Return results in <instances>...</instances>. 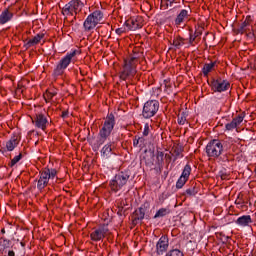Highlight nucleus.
<instances>
[{
    "label": "nucleus",
    "mask_w": 256,
    "mask_h": 256,
    "mask_svg": "<svg viewBox=\"0 0 256 256\" xmlns=\"http://www.w3.org/2000/svg\"><path fill=\"white\" fill-rule=\"evenodd\" d=\"M166 157H168V159H171V156H169L168 154H166Z\"/></svg>",
    "instance_id": "obj_50"
},
{
    "label": "nucleus",
    "mask_w": 256,
    "mask_h": 256,
    "mask_svg": "<svg viewBox=\"0 0 256 256\" xmlns=\"http://www.w3.org/2000/svg\"><path fill=\"white\" fill-rule=\"evenodd\" d=\"M114 147L115 146L111 143L106 144L101 150L102 155H104V157H108V155H111V151H113Z\"/></svg>",
    "instance_id": "obj_25"
},
{
    "label": "nucleus",
    "mask_w": 256,
    "mask_h": 256,
    "mask_svg": "<svg viewBox=\"0 0 256 256\" xmlns=\"http://www.w3.org/2000/svg\"><path fill=\"white\" fill-rule=\"evenodd\" d=\"M7 243H9V241H7V240H4V245H7Z\"/></svg>",
    "instance_id": "obj_49"
},
{
    "label": "nucleus",
    "mask_w": 256,
    "mask_h": 256,
    "mask_svg": "<svg viewBox=\"0 0 256 256\" xmlns=\"http://www.w3.org/2000/svg\"><path fill=\"white\" fill-rule=\"evenodd\" d=\"M61 117H62V119H66V117H69V111L62 112Z\"/></svg>",
    "instance_id": "obj_41"
},
{
    "label": "nucleus",
    "mask_w": 256,
    "mask_h": 256,
    "mask_svg": "<svg viewBox=\"0 0 256 256\" xmlns=\"http://www.w3.org/2000/svg\"><path fill=\"white\" fill-rule=\"evenodd\" d=\"M55 177H57V170L53 168L52 169L44 168L40 172V177L37 183V189H39V191H43V189H45V187L49 185V181H53Z\"/></svg>",
    "instance_id": "obj_4"
},
{
    "label": "nucleus",
    "mask_w": 256,
    "mask_h": 256,
    "mask_svg": "<svg viewBox=\"0 0 256 256\" xmlns=\"http://www.w3.org/2000/svg\"><path fill=\"white\" fill-rule=\"evenodd\" d=\"M237 225H240L241 227H247V225H250V223H253V220L251 219L250 215H244L239 217L236 220Z\"/></svg>",
    "instance_id": "obj_20"
},
{
    "label": "nucleus",
    "mask_w": 256,
    "mask_h": 256,
    "mask_svg": "<svg viewBox=\"0 0 256 256\" xmlns=\"http://www.w3.org/2000/svg\"><path fill=\"white\" fill-rule=\"evenodd\" d=\"M129 177H131V174H129L128 171L125 172H119L116 174L112 180L109 182V187L112 193H119L125 185H127V182L129 181Z\"/></svg>",
    "instance_id": "obj_1"
},
{
    "label": "nucleus",
    "mask_w": 256,
    "mask_h": 256,
    "mask_svg": "<svg viewBox=\"0 0 256 256\" xmlns=\"http://www.w3.org/2000/svg\"><path fill=\"white\" fill-rule=\"evenodd\" d=\"M83 7H85V4L81 0H71L62 7V15L64 17H69V15L73 16L74 14L77 15L78 13H81Z\"/></svg>",
    "instance_id": "obj_6"
},
{
    "label": "nucleus",
    "mask_w": 256,
    "mask_h": 256,
    "mask_svg": "<svg viewBox=\"0 0 256 256\" xmlns=\"http://www.w3.org/2000/svg\"><path fill=\"white\" fill-rule=\"evenodd\" d=\"M186 195H189L190 197L193 195H197V189L195 187L187 189Z\"/></svg>",
    "instance_id": "obj_34"
},
{
    "label": "nucleus",
    "mask_w": 256,
    "mask_h": 256,
    "mask_svg": "<svg viewBox=\"0 0 256 256\" xmlns=\"http://www.w3.org/2000/svg\"><path fill=\"white\" fill-rule=\"evenodd\" d=\"M166 256H185L181 250L179 249H172L166 253Z\"/></svg>",
    "instance_id": "obj_29"
},
{
    "label": "nucleus",
    "mask_w": 256,
    "mask_h": 256,
    "mask_svg": "<svg viewBox=\"0 0 256 256\" xmlns=\"http://www.w3.org/2000/svg\"><path fill=\"white\" fill-rule=\"evenodd\" d=\"M198 39L194 37L193 34H190V40H189V43L190 45H193V43H195V41H197Z\"/></svg>",
    "instance_id": "obj_38"
},
{
    "label": "nucleus",
    "mask_w": 256,
    "mask_h": 256,
    "mask_svg": "<svg viewBox=\"0 0 256 256\" xmlns=\"http://www.w3.org/2000/svg\"><path fill=\"white\" fill-rule=\"evenodd\" d=\"M187 181H189V179H187V178H185L183 176H180V178L176 182V188L177 189H183V187L187 183Z\"/></svg>",
    "instance_id": "obj_26"
},
{
    "label": "nucleus",
    "mask_w": 256,
    "mask_h": 256,
    "mask_svg": "<svg viewBox=\"0 0 256 256\" xmlns=\"http://www.w3.org/2000/svg\"><path fill=\"white\" fill-rule=\"evenodd\" d=\"M170 213H171V211L168 208H160L154 215V219L166 217V215H169Z\"/></svg>",
    "instance_id": "obj_24"
},
{
    "label": "nucleus",
    "mask_w": 256,
    "mask_h": 256,
    "mask_svg": "<svg viewBox=\"0 0 256 256\" xmlns=\"http://www.w3.org/2000/svg\"><path fill=\"white\" fill-rule=\"evenodd\" d=\"M75 19H77V16H74V19H73L70 23L73 24V22L75 21Z\"/></svg>",
    "instance_id": "obj_47"
},
{
    "label": "nucleus",
    "mask_w": 256,
    "mask_h": 256,
    "mask_svg": "<svg viewBox=\"0 0 256 256\" xmlns=\"http://www.w3.org/2000/svg\"><path fill=\"white\" fill-rule=\"evenodd\" d=\"M181 153H183V149H181L180 147H176L174 149V156H175L174 161H177V159H179V157H183L181 155Z\"/></svg>",
    "instance_id": "obj_32"
},
{
    "label": "nucleus",
    "mask_w": 256,
    "mask_h": 256,
    "mask_svg": "<svg viewBox=\"0 0 256 256\" xmlns=\"http://www.w3.org/2000/svg\"><path fill=\"white\" fill-rule=\"evenodd\" d=\"M137 57H131L129 61H125L122 71L120 72V79L127 81L131 77L137 75Z\"/></svg>",
    "instance_id": "obj_3"
},
{
    "label": "nucleus",
    "mask_w": 256,
    "mask_h": 256,
    "mask_svg": "<svg viewBox=\"0 0 256 256\" xmlns=\"http://www.w3.org/2000/svg\"><path fill=\"white\" fill-rule=\"evenodd\" d=\"M201 35H203V30L201 29H197L195 32H194V37L199 39V37H201Z\"/></svg>",
    "instance_id": "obj_36"
},
{
    "label": "nucleus",
    "mask_w": 256,
    "mask_h": 256,
    "mask_svg": "<svg viewBox=\"0 0 256 256\" xmlns=\"http://www.w3.org/2000/svg\"><path fill=\"white\" fill-rule=\"evenodd\" d=\"M165 157V154L163 152L157 153V162L158 165H161L163 163V158Z\"/></svg>",
    "instance_id": "obj_35"
},
{
    "label": "nucleus",
    "mask_w": 256,
    "mask_h": 256,
    "mask_svg": "<svg viewBox=\"0 0 256 256\" xmlns=\"http://www.w3.org/2000/svg\"><path fill=\"white\" fill-rule=\"evenodd\" d=\"M144 219H145V208L140 207L137 210H135V212L133 213V216H132L133 225H137V223H139V221H143Z\"/></svg>",
    "instance_id": "obj_16"
},
{
    "label": "nucleus",
    "mask_w": 256,
    "mask_h": 256,
    "mask_svg": "<svg viewBox=\"0 0 256 256\" xmlns=\"http://www.w3.org/2000/svg\"><path fill=\"white\" fill-rule=\"evenodd\" d=\"M251 19V16H248L245 21L238 27L236 30L237 33H240V35H243L247 31V27H249V21Z\"/></svg>",
    "instance_id": "obj_22"
},
{
    "label": "nucleus",
    "mask_w": 256,
    "mask_h": 256,
    "mask_svg": "<svg viewBox=\"0 0 256 256\" xmlns=\"http://www.w3.org/2000/svg\"><path fill=\"white\" fill-rule=\"evenodd\" d=\"M173 3H175V0H167V7H171L173 5Z\"/></svg>",
    "instance_id": "obj_42"
},
{
    "label": "nucleus",
    "mask_w": 256,
    "mask_h": 256,
    "mask_svg": "<svg viewBox=\"0 0 256 256\" xmlns=\"http://www.w3.org/2000/svg\"><path fill=\"white\" fill-rule=\"evenodd\" d=\"M185 19H189V11L187 10H181L180 13L177 15L174 23L177 27L181 25V23H185Z\"/></svg>",
    "instance_id": "obj_17"
},
{
    "label": "nucleus",
    "mask_w": 256,
    "mask_h": 256,
    "mask_svg": "<svg viewBox=\"0 0 256 256\" xmlns=\"http://www.w3.org/2000/svg\"><path fill=\"white\" fill-rule=\"evenodd\" d=\"M217 62H211L210 64H204V67L202 69L204 77H207L209 73L212 72L213 69H215V65Z\"/></svg>",
    "instance_id": "obj_23"
},
{
    "label": "nucleus",
    "mask_w": 256,
    "mask_h": 256,
    "mask_svg": "<svg viewBox=\"0 0 256 256\" xmlns=\"http://www.w3.org/2000/svg\"><path fill=\"white\" fill-rule=\"evenodd\" d=\"M189 175H191V166L189 164H187L184 169L183 172L181 174V177H184L186 179H189Z\"/></svg>",
    "instance_id": "obj_27"
},
{
    "label": "nucleus",
    "mask_w": 256,
    "mask_h": 256,
    "mask_svg": "<svg viewBox=\"0 0 256 256\" xmlns=\"http://www.w3.org/2000/svg\"><path fill=\"white\" fill-rule=\"evenodd\" d=\"M124 32H125V30L123 28L116 29L117 35H123Z\"/></svg>",
    "instance_id": "obj_40"
},
{
    "label": "nucleus",
    "mask_w": 256,
    "mask_h": 256,
    "mask_svg": "<svg viewBox=\"0 0 256 256\" xmlns=\"http://www.w3.org/2000/svg\"><path fill=\"white\" fill-rule=\"evenodd\" d=\"M173 45L174 47H181V45H183V38L181 37H177L173 40Z\"/></svg>",
    "instance_id": "obj_33"
},
{
    "label": "nucleus",
    "mask_w": 256,
    "mask_h": 256,
    "mask_svg": "<svg viewBox=\"0 0 256 256\" xmlns=\"http://www.w3.org/2000/svg\"><path fill=\"white\" fill-rule=\"evenodd\" d=\"M143 135L144 137H147V135H149V124H145Z\"/></svg>",
    "instance_id": "obj_37"
},
{
    "label": "nucleus",
    "mask_w": 256,
    "mask_h": 256,
    "mask_svg": "<svg viewBox=\"0 0 256 256\" xmlns=\"http://www.w3.org/2000/svg\"><path fill=\"white\" fill-rule=\"evenodd\" d=\"M101 21H103V12L101 10L92 12L83 23L84 31H93Z\"/></svg>",
    "instance_id": "obj_5"
},
{
    "label": "nucleus",
    "mask_w": 256,
    "mask_h": 256,
    "mask_svg": "<svg viewBox=\"0 0 256 256\" xmlns=\"http://www.w3.org/2000/svg\"><path fill=\"white\" fill-rule=\"evenodd\" d=\"M125 25L128 27L129 31H137V29H141V27H143V18H131L125 22Z\"/></svg>",
    "instance_id": "obj_14"
},
{
    "label": "nucleus",
    "mask_w": 256,
    "mask_h": 256,
    "mask_svg": "<svg viewBox=\"0 0 256 256\" xmlns=\"http://www.w3.org/2000/svg\"><path fill=\"white\" fill-rule=\"evenodd\" d=\"M167 249H169V238L162 236L156 244V254L159 256L165 255Z\"/></svg>",
    "instance_id": "obj_11"
},
{
    "label": "nucleus",
    "mask_w": 256,
    "mask_h": 256,
    "mask_svg": "<svg viewBox=\"0 0 256 256\" xmlns=\"http://www.w3.org/2000/svg\"><path fill=\"white\" fill-rule=\"evenodd\" d=\"M157 111H159V101L150 100L144 104L142 116L144 119H151L157 115Z\"/></svg>",
    "instance_id": "obj_9"
},
{
    "label": "nucleus",
    "mask_w": 256,
    "mask_h": 256,
    "mask_svg": "<svg viewBox=\"0 0 256 256\" xmlns=\"http://www.w3.org/2000/svg\"><path fill=\"white\" fill-rule=\"evenodd\" d=\"M118 215H123V208L118 211Z\"/></svg>",
    "instance_id": "obj_45"
},
{
    "label": "nucleus",
    "mask_w": 256,
    "mask_h": 256,
    "mask_svg": "<svg viewBox=\"0 0 256 256\" xmlns=\"http://www.w3.org/2000/svg\"><path fill=\"white\" fill-rule=\"evenodd\" d=\"M108 233L109 228L107 226H100L90 234L91 241H103Z\"/></svg>",
    "instance_id": "obj_10"
},
{
    "label": "nucleus",
    "mask_w": 256,
    "mask_h": 256,
    "mask_svg": "<svg viewBox=\"0 0 256 256\" xmlns=\"http://www.w3.org/2000/svg\"><path fill=\"white\" fill-rule=\"evenodd\" d=\"M243 119H245V114L242 113L238 115L237 117L233 118V120L230 123L226 124V130L227 131H233V129H237L241 123H243Z\"/></svg>",
    "instance_id": "obj_15"
},
{
    "label": "nucleus",
    "mask_w": 256,
    "mask_h": 256,
    "mask_svg": "<svg viewBox=\"0 0 256 256\" xmlns=\"http://www.w3.org/2000/svg\"><path fill=\"white\" fill-rule=\"evenodd\" d=\"M140 141H143V138H138V139L135 138V139H134V147H137V145H139V142H140Z\"/></svg>",
    "instance_id": "obj_39"
},
{
    "label": "nucleus",
    "mask_w": 256,
    "mask_h": 256,
    "mask_svg": "<svg viewBox=\"0 0 256 256\" xmlns=\"http://www.w3.org/2000/svg\"><path fill=\"white\" fill-rule=\"evenodd\" d=\"M205 152L210 159H218L223 153V143L219 140H212L207 144Z\"/></svg>",
    "instance_id": "obj_7"
},
{
    "label": "nucleus",
    "mask_w": 256,
    "mask_h": 256,
    "mask_svg": "<svg viewBox=\"0 0 256 256\" xmlns=\"http://www.w3.org/2000/svg\"><path fill=\"white\" fill-rule=\"evenodd\" d=\"M187 122V114L185 112H182L178 115V124L179 125H185Z\"/></svg>",
    "instance_id": "obj_30"
},
{
    "label": "nucleus",
    "mask_w": 256,
    "mask_h": 256,
    "mask_svg": "<svg viewBox=\"0 0 256 256\" xmlns=\"http://www.w3.org/2000/svg\"><path fill=\"white\" fill-rule=\"evenodd\" d=\"M77 55V50H74L70 54H67L64 58L60 60V62L57 64L56 68L54 69V75L55 77H59V75H63L65 73V70L69 65L71 64V61L73 57Z\"/></svg>",
    "instance_id": "obj_8"
},
{
    "label": "nucleus",
    "mask_w": 256,
    "mask_h": 256,
    "mask_svg": "<svg viewBox=\"0 0 256 256\" xmlns=\"http://www.w3.org/2000/svg\"><path fill=\"white\" fill-rule=\"evenodd\" d=\"M114 128H115V115H113V113H110L107 115L104 121L103 127L99 132V137H100L98 140L99 145H103V143L107 141V137L111 135V132L113 131Z\"/></svg>",
    "instance_id": "obj_2"
},
{
    "label": "nucleus",
    "mask_w": 256,
    "mask_h": 256,
    "mask_svg": "<svg viewBox=\"0 0 256 256\" xmlns=\"http://www.w3.org/2000/svg\"><path fill=\"white\" fill-rule=\"evenodd\" d=\"M57 95L56 91H49L47 90L46 93L44 94V99L45 101H51Z\"/></svg>",
    "instance_id": "obj_28"
},
{
    "label": "nucleus",
    "mask_w": 256,
    "mask_h": 256,
    "mask_svg": "<svg viewBox=\"0 0 256 256\" xmlns=\"http://www.w3.org/2000/svg\"><path fill=\"white\" fill-rule=\"evenodd\" d=\"M32 122L34 123L35 127L38 129H42L45 131L47 129V117L43 115V113L36 114L34 118H32Z\"/></svg>",
    "instance_id": "obj_13"
},
{
    "label": "nucleus",
    "mask_w": 256,
    "mask_h": 256,
    "mask_svg": "<svg viewBox=\"0 0 256 256\" xmlns=\"http://www.w3.org/2000/svg\"><path fill=\"white\" fill-rule=\"evenodd\" d=\"M22 157H23V154L21 153L18 156H15L9 163V167H15V165H17V163L21 161Z\"/></svg>",
    "instance_id": "obj_31"
},
{
    "label": "nucleus",
    "mask_w": 256,
    "mask_h": 256,
    "mask_svg": "<svg viewBox=\"0 0 256 256\" xmlns=\"http://www.w3.org/2000/svg\"><path fill=\"white\" fill-rule=\"evenodd\" d=\"M17 145H19V138H17V136H13L8 142H6V149L7 151H13Z\"/></svg>",
    "instance_id": "obj_21"
},
{
    "label": "nucleus",
    "mask_w": 256,
    "mask_h": 256,
    "mask_svg": "<svg viewBox=\"0 0 256 256\" xmlns=\"http://www.w3.org/2000/svg\"><path fill=\"white\" fill-rule=\"evenodd\" d=\"M13 19V13L9 11V9L4 10L0 15V25H5V23H9V20Z\"/></svg>",
    "instance_id": "obj_19"
},
{
    "label": "nucleus",
    "mask_w": 256,
    "mask_h": 256,
    "mask_svg": "<svg viewBox=\"0 0 256 256\" xmlns=\"http://www.w3.org/2000/svg\"><path fill=\"white\" fill-rule=\"evenodd\" d=\"M1 233L5 234V228H3V229L1 230Z\"/></svg>",
    "instance_id": "obj_48"
},
{
    "label": "nucleus",
    "mask_w": 256,
    "mask_h": 256,
    "mask_svg": "<svg viewBox=\"0 0 256 256\" xmlns=\"http://www.w3.org/2000/svg\"><path fill=\"white\" fill-rule=\"evenodd\" d=\"M212 89L213 91H217L218 93H222V91H227L231 84L227 80H222L221 78L212 81Z\"/></svg>",
    "instance_id": "obj_12"
},
{
    "label": "nucleus",
    "mask_w": 256,
    "mask_h": 256,
    "mask_svg": "<svg viewBox=\"0 0 256 256\" xmlns=\"http://www.w3.org/2000/svg\"><path fill=\"white\" fill-rule=\"evenodd\" d=\"M43 37H45V34H37L34 38L30 39L24 45V47H26V49H29L30 47H35V45H39V43H41V39H43Z\"/></svg>",
    "instance_id": "obj_18"
},
{
    "label": "nucleus",
    "mask_w": 256,
    "mask_h": 256,
    "mask_svg": "<svg viewBox=\"0 0 256 256\" xmlns=\"http://www.w3.org/2000/svg\"><path fill=\"white\" fill-rule=\"evenodd\" d=\"M8 256H15V251L14 250H9L8 251Z\"/></svg>",
    "instance_id": "obj_43"
},
{
    "label": "nucleus",
    "mask_w": 256,
    "mask_h": 256,
    "mask_svg": "<svg viewBox=\"0 0 256 256\" xmlns=\"http://www.w3.org/2000/svg\"><path fill=\"white\" fill-rule=\"evenodd\" d=\"M19 246L24 247L23 242L17 243V247Z\"/></svg>",
    "instance_id": "obj_46"
},
{
    "label": "nucleus",
    "mask_w": 256,
    "mask_h": 256,
    "mask_svg": "<svg viewBox=\"0 0 256 256\" xmlns=\"http://www.w3.org/2000/svg\"><path fill=\"white\" fill-rule=\"evenodd\" d=\"M221 179H227V174H222Z\"/></svg>",
    "instance_id": "obj_44"
}]
</instances>
